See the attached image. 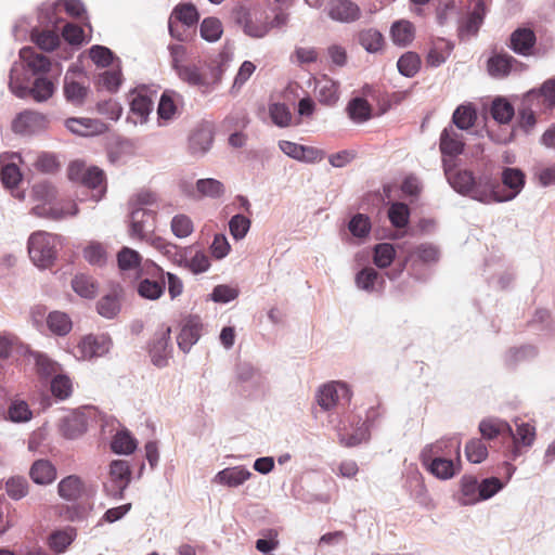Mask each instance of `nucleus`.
<instances>
[{
	"label": "nucleus",
	"instance_id": "nucleus-1",
	"mask_svg": "<svg viewBox=\"0 0 555 555\" xmlns=\"http://www.w3.org/2000/svg\"><path fill=\"white\" fill-rule=\"evenodd\" d=\"M21 63H13L9 89L18 99L31 98L36 103L49 101L56 90V79L50 76L52 63L34 47L20 50Z\"/></svg>",
	"mask_w": 555,
	"mask_h": 555
},
{
	"label": "nucleus",
	"instance_id": "nucleus-2",
	"mask_svg": "<svg viewBox=\"0 0 555 555\" xmlns=\"http://www.w3.org/2000/svg\"><path fill=\"white\" fill-rule=\"evenodd\" d=\"M450 186L463 196L482 204L508 202L514 199L525 185V173L518 168L506 167L502 171V183L508 189L504 195L499 192V183L489 172L475 176L473 171L453 173L447 171Z\"/></svg>",
	"mask_w": 555,
	"mask_h": 555
},
{
	"label": "nucleus",
	"instance_id": "nucleus-3",
	"mask_svg": "<svg viewBox=\"0 0 555 555\" xmlns=\"http://www.w3.org/2000/svg\"><path fill=\"white\" fill-rule=\"evenodd\" d=\"M225 65L221 56L209 61L198 60L197 62L178 67L177 74L183 82L196 88L202 94L207 95L221 83Z\"/></svg>",
	"mask_w": 555,
	"mask_h": 555
},
{
	"label": "nucleus",
	"instance_id": "nucleus-4",
	"mask_svg": "<svg viewBox=\"0 0 555 555\" xmlns=\"http://www.w3.org/2000/svg\"><path fill=\"white\" fill-rule=\"evenodd\" d=\"M63 237L46 231L31 233L27 241L30 260L39 269H49L55 264Z\"/></svg>",
	"mask_w": 555,
	"mask_h": 555
},
{
	"label": "nucleus",
	"instance_id": "nucleus-5",
	"mask_svg": "<svg viewBox=\"0 0 555 555\" xmlns=\"http://www.w3.org/2000/svg\"><path fill=\"white\" fill-rule=\"evenodd\" d=\"M465 143L463 135L459 129H455L453 125L447 126L439 138V150L442 155L443 171L447 176V171L453 173L468 171L467 169H455L454 159L461 155L464 151Z\"/></svg>",
	"mask_w": 555,
	"mask_h": 555
},
{
	"label": "nucleus",
	"instance_id": "nucleus-6",
	"mask_svg": "<svg viewBox=\"0 0 555 555\" xmlns=\"http://www.w3.org/2000/svg\"><path fill=\"white\" fill-rule=\"evenodd\" d=\"M335 429L339 443L346 448L357 447L371 437L370 423L357 415H349L347 422L340 421Z\"/></svg>",
	"mask_w": 555,
	"mask_h": 555
},
{
	"label": "nucleus",
	"instance_id": "nucleus-7",
	"mask_svg": "<svg viewBox=\"0 0 555 555\" xmlns=\"http://www.w3.org/2000/svg\"><path fill=\"white\" fill-rule=\"evenodd\" d=\"M171 327L160 326L149 345L151 362L158 369L166 367L172 356Z\"/></svg>",
	"mask_w": 555,
	"mask_h": 555
},
{
	"label": "nucleus",
	"instance_id": "nucleus-8",
	"mask_svg": "<svg viewBox=\"0 0 555 555\" xmlns=\"http://www.w3.org/2000/svg\"><path fill=\"white\" fill-rule=\"evenodd\" d=\"M351 395L346 383L330 382L318 389L315 399L322 410L330 411L341 402L349 403Z\"/></svg>",
	"mask_w": 555,
	"mask_h": 555
},
{
	"label": "nucleus",
	"instance_id": "nucleus-9",
	"mask_svg": "<svg viewBox=\"0 0 555 555\" xmlns=\"http://www.w3.org/2000/svg\"><path fill=\"white\" fill-rule=\"evenodd\" d=\"M131 479V469L127 461L115 460L109 464V480L104 483L107 495L114 499H122L124 491Z\"/></svg>",
	"mask_w": 555,
	"mask_h": 555
},
{
	"label": "nucleus",
	"instance_id": "nucleus-10",
	"mask_svg": "<svg viewBox=\"0 0 555 555\" xmlns=\"http://www.w3.org/2000/svg\"><path fill=\"white\" fill-rule=\"evenodd\" d=\"M49 124L48 117L33 109L21 112L12 122V129L18 134H34L42 131Z\"/></svg>",
	"mask_w": 555,
	"mask_h": 555
},
{
	"label": "nucleus",
	"instance_id": "nucleus-11",
	"mask_svg": "<svg viewBox=\"0 0 555 555\" xmlns=\"http://www.w3.org/2000/svg\"><path fill=\"white\" fill-rule=\"evenodd\" d=\"M112 341L106 335H87L77 346L76 357L82 360L103 357L109 351Z\"/></svg>",
	"mask_w": 555,
	"mask_h": 555
},
{
	"label": "nucleus",
	"instance_id": "nucleus-12",
	"mask_svg": "<svg viewBox=\"0 0 555 555\" xmlns=\"http://www.w3.org/2000/svg\"><path fill=\"white\" fill-rule=\"evenodd\" d=\"M236 378L244 384V390L253 395L263 393L267 380L263 374L248 362H241L236 365Z\"/></svg>",
	"mask_w": 555,
	"mask_h": 555
},
{
	"label": "nucleus",
	"instance_id": "nucleus-13",
	"mask_svg": "<svg viewBox=\"0 0 555 555\" xmlns=\"http://www.w3.org/2000/svg\"><path fill=\"white\" fill-rule=\"evenodd\" d=\"M203 324L198 315H188L181 322V331L177 337V344L181 351L189 352L199 340Z\"/></svg>",
	"mask_w": 555,
	"mask_h": 555
},
{
	"label": "nucleus",
	"instance_id": "nucleus-14",
	"mask_svg": "<svg viewBox=\"0 0 555 555\" xmlns=\"http://www.w3.org/2000/svg\"><path fill=\"white\" fill-rule=\"evenodd\" d=\"M155 212L143 207L134 208L130 215V236L145 240L154 231Z\"/></svg>",
	"mask_w": 555,
	"mask_h": 555
},
{
	"label": "nucleus",
	"instance_id": "nucleus-15",
	"mask_svg": "<svg viewBox=\"0 0 555 555\" xmlns=\"http://www.w3.org/2000/svg\"><path fill=\"white\" fill-rule=\"evenodd\" d=\"M525 95L527 104L535 105L541 111L555 108V78L546 79L539 89H532Z\"/></svg>",
	"mask_w": 555,
	"mask_h": 555
},
{
	"label": "nucleus",
	"instance_id": "nucleus-16",
	"mask_svg": "<svg viewBox=\"0 0 555 555\" xmlns=\"http://www.w3.org/2000/svg\"><path fill=\"white\" fill-rule=\"evenodd\" d=\"M517 64L518 61L508 53L492 51L487 60V73L494 79H504Z\"/></svg>",
	"mask_w": 555,
	"mask_h": 555
},
{
	"label": "nucleus",
	"instance_id": "nucleus-17",
	"mask_svg": "<svg viewBox=\"0 0 555 555\" xmlns=\"http://www.w3.org/2000/svg\"><path fill=\"white\" fill-rule=\"evenodd\" d=\"M279 147L285 155L299 162L317 163L323 158V152L321 150L287 140L279 141Z\"/></svg>",
	"mask_w": 555,
	"mask_h": 555
},
{
	"label": "nucleus",
	"instance_id": "nucleus-18",
	"mask_svg": "<svg viewBox=\"0 0 555 555\" xmlns=\"http://www.w3.org/2000/svg\"><path fill=\"white\" fill-rule=\"evenodd\" d=\"M57 494L67 502H77L88 495V488L77 475H68L60 480Z\"/></svg>",
	"mask_w": 555,
	"mask_h": 555
},
{
	"label": "nucleus",
	"instance_id": "nucleus-19",
	"mask_svg": "<svg viewBox=\"0 0 555 555\" xmlns=\"http://www.w3.org/2000/svg\"><path fill=\"white\" fill-rule=\"evenodd\" d=\"M328 15L334 21L352 23L360 18L361 10L351 0H331L328 3Z\"/></svg>",
	"mask_w": 555,
	"mask_h": 555
},
{
	"label": "nucleus",
	"instance_id": "nucleus-20",
	"mask_svg": "<svg viewBox=\"0 0 555 555\" xmlns=\"http://www.w3.org/2000/svg\"><path fill=\"white\" fill-rule=\"evenodd\" d=\"M65 127L74 134L89 137L103 133L106 125L99 119L70 117L65 120Z\"/></svg>",
	"mask_w": 555,
	"mask_h": 555
},
{
	"label": "nucleus",
	"instance_id": "nucleus-21",
	"mask_svg": "<svg viewBox=\"0 0 555 555\" xmlns=\"http://www.w3.org/2000/svg\"><path fill=\"white\" fill-rule=\"evenodd\" d=\"M449 448H454L456 459L460 461L461 441L456 437L441 438L434 443L426 444L421 452V460L428 461V459L443 457V455L449 454Z\"/></svg>",
	"mask_w": 555,
	"mask_h": 555
},
{
	"label": "nucleus",
	"instance_id": "nucleus-22",
	"mask_svg": "<svg viewBox=\"0 0 555 555\" xmlns=\"http://www.w3.org/2000/svg\"><path fill=\"white\" fill-rule=\"evenodd\" d=\"M537 37L530 28H517L509 38V48L517 54L528 56L535 44Z\"/></svg>",
	"mask_w": 555,
	"mask_h": 555
},
{
	"label": "nucleus",
	"instance_id": "nucleus-23",
	"mask_svg": "<svg viewBox=\"0 0 555 555\" xmlns=\"http://www.w3.org/2000/svg\"><path fill=\"white\" fill-rule=\"evenodd\" d=\"M485 16V3L481 0H478L473 12L468 14V16L462 21L459 26V36L461 39H466L473 36H476L480 26L483 23Z\"/></svg>",
	"mask_w": 555,
	"mask_h": 555
},
{
	"label": "nucleus",
	"instance_id": "nucleus-24",
	"mask_svg": "<svg viewBox=\"0 0 555 555\" xmlns=\"http://www.w3.org/2000/svg\"><path fill=\"white\" fill-rule=\"evenodd\" d=\"M251 477L250 470L244 466L227 467L217 473L214 481L230 488H236L243 485Z\"/></svg>",
	"mask_w": 555,
	"mask_h": 555
},
{
	"label": "nucleus",
	"instance_id": "nucleus-25",
	"mask_svg": "<svg viewBox=\"0 0 555 555\" xmlns=\"http://www.w3.org/2000/svg\"><path fill=\"white\" fill-rule=\"evenodd\" d=\"M29 476L36 485L47 486L56 479V468L50 461L40 459L30 466Z\"/></svg>",
	"mask_w": 555,
	"mask_h": 555
},
{
	"label": "nucleus",
	"instance_id": "nucleus-26",
	"mask_svg": "<svg viewBox=\"0 0 555 555\" xmlns=\"http://www.w3.org/2000/svg\"><path fill=\"white\" fill-rule=\"evenodd\" d=\"M354 282L358 288L372 293L383 289L385 281L374 268L365 267L356 274Z\"/></svg>",
	"mask_w": 555,
	"mask_h": 555
},
{
	"label": "nucleus",
	"instance_id": "nucleus-27",
	"mask_svg": "<svg viewBox=\"0 0 555 555\" xmlns=\"http://www.w3.org/2000/svg\"><path fill=\"white\" fill-rule=\"evenodd\" d=\"M423 465L438 479H451L457 472L455 463L446 457H434L428 461H422Z\"/></svg>",
	"mask_w": 555,
	"mask_h": 555
},
{
	"label": "nucleus",
	"instance_id": "nucleus-28",
	"mask_svg": "<svg viewBox=\"0 0 555 555\" xmlns=\"http://www.w3.org/2000/svg\"><path fill=\"white\" fill-rule=\"evenodd\" d=\"M157 270L160 273L159 281L145 278L138 283L137 292L144 299L156 300L165 293V272L160 268Z\"/></svg>",
	"mask_w": 555,
	"mask_h": 555
},
{
	"label": "nucleus",
	"instance_id": "nucleus-29",
	"mask_svg": "<svg viewBox=\"0 0 555 555\" xmlns=\"http://www.w3.org/2000/svg\"><path fill=\"white\" fill-rule=\"evenodd\" d=\"M479 431L482 438L492 440L498 436L512 435V426L500 418L489 417L479 423Z\"/></svg>",
	"mask_w": 555,
	"mask_h": 555
},
{
	"label": "nucleus",
	"instance_id": "nucleus-30",
	"mask_svg": "<svg viewBox=\"0 0 555 555\" xmlns=\"http://www.w3.org/2000/svg\"><path fill=\"white\" fill-rule=\"evenodd\" d=\"M212 132L207 128H199L195 130L189 139V150L194 156H203L206 154L212 144Z\"/></svg>",
	"mask_w": 555,
	"mask_h": 555
},
{
	"label": "nucleus",
	"instance_id": "nucleus-31",
	"mask_svg": "<svg viewBox=\"0 0 555 555\" xmlns=\"http://www.w3.org/2000/svg\"><path fill=\"white\" fill-rule=\"evenodd\" d=\"M480 482L475 476L464 475L461 478V498L459 502L462 506L474 505L479 502Z\"/></svg>",
	"mask_w": 555,
	"mask_h": 555
},
{
	"label": "nucleus",
	"instance_id": "nucleus-32",
	"mask_svg": "<svg viewBox=\"0 0 555 555\" xmlns=\"http://www.w3.org/2000/svg\"><path fill=\"white\" fill-rule=\"evenodd\" d=\"M346 111L349 118L356 124H363L372 117V106L364 98L356 96L351 99Z\"/></svg>",
	"mask_w": 555,
	"mask_h": 555
},
{
	"label": "nucleus",
	"instance_id": "nucleus-33",
	"mask_svg": "<svg viewBox=\"0 0 555 555\" xmlns=\"http://www.w3.org/2000/svg\"><path fill=\"white\" fill-rule=\"evenodd\" d=\"M65 100L74 106H81L88 95L89 89L79 82L69 79L68 73L64 77L63 86Z\"/></svg>",
	"mask_w": 555,
	"mask_h": 555
},
{
	"label": "nucleus",
	"instance_id": "nucleus-34",
	"mask_svg": "<svg viewBox=\"0 0 555 555\" xmlns=\"http://www.w3.org/2000/svg\"><path fill=\"white\" fill-rule=\"evenodd\" d=\"M320 103L333 105L338 101V85L327 77L318 80L314 88Z\"/></svg>",
	"mask_w": 555,
	"mask_h": 555
},
{
	"label": "nucleus",
	"instance_id": "nucleus-35",
	"mask_svg": "<svg viewBox=\"0 0 555 555\" xmlns=\"http://www.w3.org/2000/svg\"><path fill=\"white\" fill-rule=\"evenodd\" d=\"M477 119V112L472 103L462 104L455 108L452 115V125L459 130H468Z\"/></svg>",
	"mask_w": 555,
	"mask_h": 555
},
{
	"label": "nucleus",
	"instance_id": "nucleus-36",
	"mask_svg": "<svg viewBox=\"0 0 555 555\" xmlns=\"http://www.w3.org/2000/svg\"><path fill=\"white\" fill-rule=\"evenodd\" d=\"M453 50V44L444 39H439L428 51L426 61L431 67H439L450 56Z\"/></svg>",
	"mask_w": 555,
	"mask_h": 555
},
{
	"label": "nucleus",
	"instance_id": "nucleus-37",
	"mask_svg": "<svg viewBox=\"0 0 555 555\" xmlns=\"http://www.w3.org/2000/svg\"><path fill=\"white\" fill-rule=\"evenodd\" d=\"M153 109V102L146 94L131 92L130 94V111L133 115L140 118L143 124L147 120L149 115Z\"/></svg>",
	"mask_w": 555,
	"mask_h": 555
},
{
	"label": "nucleus",
	"instance_id": "nucleus-38",
	"mask_svg": "<svg viewBox=\"0 0 555 555\" xmlns=\"http://www.w3.org/2000/svg\"><path fill=\"white\" fill-rule=\"evenodd\" d=\"M33 42L42 51H53L60 44L59 34L53 29L34 28L30 34Z\"/></svg>",
	"mask_w": 555,
	"mask_h": 555
},
{
	"label": "nucleus",
	"instance_id": "nucleus-39",
	"mask_svg": "<svg viewBox=\"0 0 555 555\" xmlns=\"http://www.w3.org/2000/svg\"><path fill=\"white\" fill-rule=\"evenodd\" d=\"M538 348L533 345H522L520 347H513L505 353V363L508 366H515L524 361L532 360L538 356Z\"/></svg>",
	"mask_w": 555,
	"mask_h": 555
},
{
	"label": "nucleus",
	"instance_id": "nucleus-40",
	"mask_svg": "<svg viewBox=\"0 0 555 555\" xmlns=\"http://www.w3.org/2000/svg\"><path fill=\"white\" fill-rule=\"evenodd\" d=\"M535 428L529 423H518L516 422V430L512 428V435H506V437L512 439V442H516L521 444L528 450L531 448L535 441Z\"/></svg>",
	"mask_w": 555,
	"mask_h": 555
},
{
	"label": "nucleus",
	"instance_id": "nucleus-41",
	"mask_svg": "<svg viewBox=\"0 0 555 555\" xmlns=\"http://www.w3.org/2000/svg\"><path fill=\"white\" fill-rule=\"evenodd\" d=\"M72 287L80 297L91 299L98 294V284L94 279L87 274H77L72 280Z\"/></svg>",
	"mask_w": 555,
	"mask_h": 555
},
{
	"label": "nucleus",
	"instance_id": "nucleus-42",
	"mask_svg": "<svg viewBox=\"0 0 555 555\" xmlns=\"http://www.w3.org/2000/svg\"><path fill=\"white\" fill-rule=\"evenodd\" d=\"M47 325L54 335L65 336L70 332L73 323L66 313L53 311L48 314Z\"/></svg>",
	"mask_w": 555,
	"mask_h": 555
},
{
	"label": "nucleus",
	"instance_id": "nucleus-43",
	"mask_svg": "<svg viewBox=\"0 0 555 555\" xmlns=\"http://www.w3.org/2000/svg\"><path fill=\"white\" fill-rule=\"evenodd\" d=\"M225 192L223 183L214 178H205L196 181L198 197L219 198Z\"/></svg>",
	"mask_w": 555,
	"mask_h": 555
},
{
	"label": "nucleus",
	"instance_id": "nucleus-44",
	"mask_svg": "<svg viewBox=\"0 0 555 555\" xmlns=\"http://www.w3.org/2000/svg\"><path fill=\"white\" fill-rule=\"evenodd\" d=\"M87 429L86 420L82 415H68L63 418L61 430L64 437L75 439L82 435Z\"/></svg>",
	"mask_w": 555,
	"mask_h": 555
},
{
	"label": "nucleus",
	"instance_id": "nucleus-45",
	"mask_svg": "<svg viewBox=\"0 0 555 555\" xmlns=\"http://www.w3.org/2000/svg\"><path fill=\"white\" fill-rule=\"evenodd\" d=\"M170 18H176L183 26L189 28L197 24L199 20V13L194 4L184 3L177 5L173 9Z\"/></svg>",
	"mask_w": 555,
	"mask_h": 555
},
{
	"label": "nucleus",
	"instance_id": "nucleus-46",
	"mask_svg": "<svg viewBox=\"0 0 555 555\" xmlns=\"http://www.w3.org/2000/svg\"><path fill=\"white\" fill-rule=\"evenodd\" d=\"M396 257V250L390 243H378L373 248V262L379 269L388 268Z\"/></svg>",
	"mask_w": 555,
	"mask_h": 555
},
{
	"label": "nucleus",
	"instance_id": "nucleus-47",
	"mask_svg": "<svg viewBox=\"0 0 555 555\" xmlns=\"http://www.w3.org/2000/svg\"><path fill=\"white\" fill-rule=\"evenodd\" d=\"M515 114L513 105L503 98H496L491 105V116L500 124H507Z\"/></svg>",
	"mask_w": 555,
	"mask_h": 555
},
{
	"label": "nucleus",
	"instance_id": "nucleus-48",
	"mask_svg": "<svg viewBox=\"0 0 555 555\" xmlns=\"http://www.w3.org/2000/svg\"><path fill=\"white\" fill-rule=\"evenodd\" d=\"M199 33L204 40L208 42H216L220 39L223 33L222 23L217 17H206L201 23Z\"/></svg>",
	"mask_w": 555,
	"mask_h": 555
},
{
	"label": "nucleus",
	"instance_id": "nucleus-49",
	"mask_svg": "<svg viewBox=\"0 0 555 555\" xmlns=\"http://www.w3.org/2000/svg\"><path fill=\"white\" fill-rule=\"evenodd\" d=\"M399 73L408 78L414 77L421 67V59L415 52H406L397 62Z\"/></svg>",
	"mask_w": 555,
	"mask_h": 555
},
{
	"label": "nucleus",
	"instance_id": "nucleus-50",
	"mask_svg": "<svg viewBox=\"0 0 555 555\" xmlns=\"http://www.w3.org/2000/svg\"><path fill=\"white\" fill-rule=\"evenodd\" d=\"M413 25L408 21H398L391 26V37L396 44L405 47L413 40Z\"/></svg>",
	"mask_w": 555,
	"mask_h": 555
},
{
	"label": "nucleus",
	"instance_id": "nucleus-51",
	"mask_svg": "<svg viewBox=\"0 0 555 555\" xmlns=\"http://www.w3.org/2000/svg\"><path fill=\"white\" fill-rule=\"evenodd\" d=\"M33 356L35 359L37 373L40 375V377L53 378L56 374H59L60 365L57 362L53 361L41 352H34Z\"/></svg>",
	"mask_w": 555,
	"mask_h": 555
},
{
	"label": "nucleus",
	"instance_id": "nucleus-52",
	"mask_svg": "<svg viewBox=\"0 0 555 555\" xmlns=\"http://www.w3.org/2000/svg\"><path fill=\"white\" fill-rule=\"evenodd\" d=\"M383 35L376 29H364L359 34V43L369 52L376 53L382 49Z\"/></svg>",
	"mask_w": 555,
	"mask_h": 555
},
{
	"label": "nucleus",
	"instance_id": "nucleus-53",
	"mask_svg": "<svg viewBox=\"0 0 555 555\" xmlns=\"http://www.w3.org/2000/svg\"><path fill=\"white\" fill-rule=\"evenodd\" d=\"M542 112L540 108H537L535 105H530L526 103V95H524L521 105L518 108L519 116V127L525 131L529 132L535 125V113Z\"/></svg>",
	"mask_w": 555,
	"mask_h": 555
},
{
	"label": "nucleus",
	"instance_id": "nucleus-54",
	"mask_svg": "<svg viewBox=\"0 0 555 555\" xmlns=\"http://www.w3.org/2000/svg\"><path fill=\"white\" fill-rule=\"evenodd\" d=\"M111 448L118 454H131L137 448V441L129 431H120L114 436Z\"/></svg>",
	"mask_w": 555,
	"mask_h": 555
},
{
	"label": "nucleus",
	"instance_id": "nucleus-55",
	"mask_svg": "<svg viewBox=\"0 0 555 555\" xmlns=\"http://www.w3.org/2000/svg\"><path fill=\"white\" fill-rule=\"evenodd\" d=\"M466 459L474 464H479L488 456V448L481 439L473 438L465 446Z\"/></svg>",
	"mask_w": 555,
	"mask_h": 555
},
{
	"label": "nucleus",
	"instance_id": "nucleus-56",
	"mask_svg": "<svg viewBox=\"0 0 555 555\" xmlns=\"http://www.w3.org/2000/svg\"><path fill=\"white\" fill-rule=\"evenodd\" d=\"M85 259L91 264L103 267L107 261V254L104 246L99 242H91L83 249Z\"/></svg>",
	"mask_w": 555,
	"mask_h": 555
},
{
	"label": "nucleus",
	"instance_id": "nucleus-57",
	"mask_svg": "<svg viewBox=\"0 0 555 555\" xmlns=\"http://www.w3.org/2000/svg\"><path fill=\"white\" fill-rule=\"evenodd\" d=\"M388 218L395 228H404L410 218V209L408 205L400 202L392 203L388 210Z\"/></svg>",
	"mask_w": 555,
	"mask_h": 555
},
{
	"label": "nucleus",
	"instance_id": "nucleus-58",
	"mask_svg": "<svg viewBox=\"0 0 555 555\" xmlns=\"http://www.w3.org/2000/svg\"><path fill=\"white\" fill-rule=\"evenodd\" d=\"M29 489L28 481L22 476H14L7 480L5 492L12 500H21L27 495Z\"/></svg>",
	"mask_w": 555,
	"mask_h": 555
},
{
	"label": "nucleus",
	"instance_id": "nucleus-59",
	"mask_svg": "<svg viewBox=\"0 0 555 555\" xmlns=\"http://www.w3.org/2000/svg\"><path fill=\"white\" fill-rule=\"evenodd\" d=\"M74 529L59 530L49 537V546L56 553L64 552L74 541Z\"/></svg>",
	"mask_w": 555,
	"mask_h": 555
},
{
	"label": "nucleus",
	"instance_id": "nucleus-60",
	"mask_svg": "<svg viewBox=\"0 0 555 555\" xmlns=\"http://www.w3.org/2000/svg\"><path fill=\"white\" fill-rule=\"evenodd\" d=\"M96 309L102 317L114 319L120 311V304L116 295L108 294L98 301Z\"/></svg>",
	"mask_w": 555,
	"mask_h": 555
},
{
	"label": "nucleus",
	"instance_id": "nucleus-61",
	"mask_svg": "<svg viewBox=\"0 0 555 555\" xmlns=\"http://www.w3.org/2000/svg\"><path fill=\"white\" fill-rule=\"evenodd\" d=\"M250 219L236 214L229 221V230L234 240H243L250 229Z\"/></svg>",
	"mask_w": 555,
	"mask_h": 555
},
{
	"label": "nucleus",
	"instance_id": "nucleus-62",
	"mask_svg": "<svg viewBox=\"0 0 555 555\" xmlns=\"http://www.w3.org/2000/svg\"><path fill=\"white\" fill-rule=\"evenodd\" d=\"M269 114L274 125L284 128L292 121V113L284 103H273L269 106Z\"/></svg>",
	"mask_w": 555,
	"mask_h": 555
},
{
	"label": "nucleus",
	"instance_id": "nucleus-63",
	"mask_svg": "<svg viewBox=\"0 0 555 555\" xmlns=\"http://www.w3.org/2000/svg\"><path fill=\"white\" fill-rule=\"evenodd\" d=\"M34 166L42 173L52 175L59 171L60 163L53 153L43 152L34 162Z\"/></svg>",
	"mask_w": 555,
	"mask_h": 555
},
{
	"label": "nucleus",
	"instance_id": "nucleus-64",
	"mask_svg": "<svg viewBox=\"0 0 555 555\" xmlns=\"http://www.w3.org/2000/svg\"><path fill=\"white\" fill-rule=\"evenodd\" d=\"M9 420L14 423L28 422L33 413L28 404L23 400H15L11 403L8 410Z\"/></svg>",
	"mask_w": 555,
	"mask_h": 555
}]
</instances>
